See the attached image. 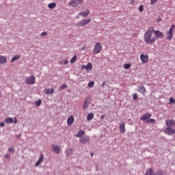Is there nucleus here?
I'll list each match as a JSON object with an SVG mask.
<instances>
[{"label":"nucleus","instance_id":"nucleus-34","mask_svg":"<svg viewBox=\"0 0 175 175\" xmlns=\"http://www.w3.org/2000/svg\"><path fill=\"white\" fill-rule=\"evenodd\" d=\"M66 88H68V85L63 84L59 88V90H66Z\"/></svg>","mask_w":175,"mask_h":175},{"label":"nucleus","instance_id":"nucleus-27","mask_svg":"<svg viewBox=\"0 0 175 175\" xmlns=\"http://www.w3.org/2000/svg\"><path fill=\"white\" fill-rule=\"evenodd\" d=\"M146 124H155L157 122V120L155 119H150L147 120V121L145 122Z\"/></svg>","mask_w":175,"mask_h":175},{"label":"nucleus","instance_id":"nucleus-29","mask_svg":"<svg viewBox=\"0 0 175 175\" xmlns=\"http://www.w3.org/2000/svg\"><path fill=\"white\" fill-rule=\"evenodd\" d=\"M55 6H57L55 3H51L49 4L48 8H49V9H54Z\"/></svg>","mask_w":175,"mask_h":175},{"label":"nucleus","instance_id":"nucleus-42","mask_svg":"<svg viewBox=\"0 0 175 175\" xmlns=\"http://www.w3.org/2000/svg\"><path fill=\"white\" fill-rule=\"evenodd\" d=\"M68 64H69V60H63V65H68Z\"/></svg>","mask_w":175,"mask_h":175},{"label":"nucleus","instance_id":"nucleus-3","mask_svg":"<svg viewBox=\"0 0 175 175\" xmlns=\"http://www.w3.org/2000/svg\"><path fill=\"white\" fill-rule=\"evenodd\" d=\"M100 51H102V44L100 42H96L93 49L94 54H99Z\"/></svg>","mask_w":175,"mask_h":175},{"label":"nucleus","instance_id":"nucleus-32","mask_svg":"<svg viewBox=\"0 0 175 175\" xmlns=\"http://www.w3.org/2000/svg\"><path fill=\"white\" fill-rule=\"evenodd\" d=\"M35 105H36V106H37V107H39V106H40V105H42V100L39 99L37 101H35Z\"/></svg>","mask_w":175,"mask_h":175},{"label":"nucleus","instance_id":"nucleus-39","mask_svg":"<svg viewBox=\"0 0 175 175\" xmlns=\"http://www.w3.org/2000/svg\"><path fill=\"white\" fill-rule=\"evenodd\" d=\"M124 69H129L131 68V64H124Z\"/></svg>","mask_w":175,"mask_h":175},{"label":"nucleus","instance_id":"nucleus-54","mask_svg":"<svg viewBox=\"0 0 175 175\" xmlns=\"http://www.w3.org/2000/svg\"><path fill=\"white\" fill-rule=\"evenodd\" d=\"M96 168L97 169V168H98V166H96Z\"/></svg>","mask_w":175,"mask_h":175},{"label":"nucleus","instance_id":"nucleus-50","mask_svg":"<svg viewBox=\"0 0 175 175\" xmlns=\"http://www.w3.org/2000/svg\"><path fill=\"white\" fill-rule=\"evenodd\" d=\"M158 23H161V18L157 19Z\"/></svg>","mask_w":175,"mask_h":175},{"label":"nucleus","instance_id":"nucleus-13","mask_svg":"<svg viewBox=\"0 0 175 175\" xmlns=\"http://www.w3.org/2000/svg\"><path fill=\"white\" fill-rule=\"evenodd\" d=\"M43 161H44V155L43 154H41L38 159V161H36L35 166L36 167L39 166V165H40V163H42Z\"/></svg>","mask_w":175,"mask_h":175},{"label":"nucleus","instance_id":"nucleus-25","mask_svg":"<svg viewBox=\"0 0 175 175\" xmlns=\"http://www.w3.org/2000/svg\"><path fill=\"white\" fill-rule=\"evenodd\" d=\"M73 152V150L72 148H68L66 150V157H69V155H72Z\"/></svg>","mask_w":175,"mask_h":175},{"label":"nucleus","instance_id":"nucleus-48","mask_svg":"<svg viewBox=\"0 0 175 175\" xmlns=\"http://www.w3.org/2000/svg\"><path fill=\"white\" fill-rule=\"evenodd\" d=\"M105 115H102L100 116V120H103L105 118Z\"/></svg>","mask_w":175,"mask_h":175},{"label":"nucleus","instance_id":"nucleus-5","mask_svg":"<svg viewBox=\"0 0 175 175\" xmlns=\"http://www.w3.org/2000/svg\"><path fill=\"white\" fill-rule=\"evenodd\" d=\"M153 33L154 34V38H156V40H158V38L163 39L165 38V35L162 33L161 31L159 30H154L152 31Z\"/></svg>","mask_w":175,"mask_h":175},{"label":"nucleus","instance_id":"nucleus-18","mask_svg":"<svg viewBox=\"0 0 175 175\" xmlns=\"http://www.w3.org/2000/svg\"><path fill=\"white\" fill-rule=\"evenodd\" d=\"M88 105H90V100H88V98H86L84 101V104L83 106V110H87V109H88Z\"/></svg>","mask_w":175,"mask_h":175},{"label":"nucleus","instance_id":"nucleus-46","mask_svg":"<svg viewBox=\"0 0 175 175\" xmlns=\"http://www.w3.org/2000/svg\"><path fill=\"white\" fill-rule=\"evenodd\" d=\"M81 51H84L85 50V46H82L81 49H79Z\"/></svg>","mask_w":175,"mask_h":175},{"label":"nucleus","instance_id":"nucleus-44","mask_svg":"<svg viewBox=\"0 0 175 175\" xmlns=\"http://www.w3.org/2000/svg\"><path fill=\"white\" fill-rule=\"evenodd\" d=\"M4 158H5L6 159H10V154H5Z\"/></svg>","mask_w":175,"mask_h":175},{"label":"nucleus","instance_id":"nucleus-17","mask_svg":"<svg viewBox=\"0 0 175 175\" xmlns=\"http://www.w3.org/2000/svg\"><path fill=\"white\" fill-rule=\"evenodd\" d=\"M90 14V10H86L84 12H79V16H82L83 17H87Z\"/></svg>","mask_w":175,"mask_h":175},{"label":"nucleus","instance_id":"nucleus-11","mask_svg":"<svg viewBox=\"0 0 175 175\" xmlns=\"http://www.w3.org/2000/svg\"><path fill=\"white\" fill-rule=\"evenodd\" d=\"M79 142L82 144H85L90 142V137L88 136L82 137L80 138Z\"/></svg>","mask_w":175,"mask_h":175},{"label":"nucleus","instance_id":"nucleus-41","mask_svg":"<svg viewBox=\"0 0 175 175\" xmlns=\"http://www.w3.org/2000/svg\"><path fill=\"white\" fill-rule=\"evenodd\" d=\"M158 2V0H150V5H155Z\"/></svg>","mask_w":175,"mask_h":175},{"label":"nucleus","instance_id":"nucleus-9","mask_svg":"<svg viewBox=\"0 0 175 175\" xmlns=\"http://www.w3.org/2000/svg\"><path fill=\"white\" fill-rule=\"evenodd\" d=\"M165 125L167 128H173L175 126V120H167L165 122Z\"/></svg>","mask_w":175,"mask_h":175},{"label":"nucleus","instance_id":"nucleus-20","mask_svg":"<svg viewBox=\"0 0 175 175\" xmlns=\"http://www.w3.org/2000/svg\"><path fill=\"white\" fill-rule=\"evenodd\" d=\"M53 152L55 154H59V152H61V148L58 146H55L53 147Z\"/></svg>","mask_w":175,"mask_h":175},{"label":"nucleus","instance_id":"nucleus-52","mask_svg":"<svg viewBox=\"0 0 175 175\" xmlns=\"http://www.w3.org/2000/svg\"><path fill=\"white\" fill-rule=\"evenodd\" d=\"M91 157H94V152L90 153Z\"/></svg>","mask_w":175,"mask_h":175},{"label":"nucleus","instance_id":"nucleus-19","mask_svg":"<svg viewBox=\"0 0 175 175\" xmlns=\"http://www.w3.org/2000/svg\"><path fill=\"white\" fill-rule=\"evenodd\" d=\"M75 122V118L73 116H70L67 120L68 125H72Z\"/></svg>","mask_w":175,"mask_h":175},{"label":"nucleus","instance_id":"nucleus-24","mask_svg":"<svg viewBox=\"0 0 175 175\" xmlns=\"http://www.w3.org/2000/svg\"><path fill=\"white\" fill-rule=\"evenodd\" d=\"M6 61H8L6 57L0 55V64H6Z\"/></svg>","mask_w":175,"mask_h":175},{"label":"nucleus","instance_id":"nucleus-49","mask_svg":"<svg viewBox=\"0 0 175 175\" xmlns=\"http://www.w3.org/2000/svg\"><path fill=\"white\" fill-rule=\"evenodd\" d=\"M105 85H106V82H103L101 85L102 87H105Z\"/></svg>","mask_w":175,"mask_h":175},{"label":"nucleus","instance_id":"nucleus-43","mask_svg":"<svg viewBox=\"0 0 175 175\" xmlns=\"http://www.w3.org/2000/svg\"><path fill=\"white\" fill-rule=\"evenodd\" d=\"M174 28H175V25H172L171 26V27L170 28L169 31H171L173 32V31H174Z\"/></svg>","mask_w":175,"mask_h":175},{"label":"nucleus","instance_id":"nucleus-36","mask_svg":"<svg viewBox=\"0 0 175 175\" xmlns=\"http://www.w3.org/2000/svg\"><path fill=\"white\" fill-rule=\"evenodd\" d=\"M170 103H171V104L175 103V99L173 97L170 98Z\"/></svg>","mask_w":175,"mask_h":175},{"label":"nucleus","instance_id":"nucleus-16","mask_svg":"<svg viewBox=\"0 0 175 175\" xmlns=\"http://www.w3.org/2000/svg\"><path fill=\"white\" fill-rule=\"evenodd\" d=\"M119 128H120V133H125V123L124 122H122L120 126H119Z\"/></svg>","mask_w":175,"mask_h":175},{"label":"nucleus","instance_id":"nucleus-45","mask_svg":"<svg viewBox=\"0 0 175 175\" xmlns=\"http://www.w3.org/2000/svg\"><path fill=\"white\" fill-rule=\"evenodd\" d=\"M0 126L1 128H3V126H5V122H0Z\"/></svg>","mask_w":175,"mask_h":175},{"label":"nucleus","instance_id":"nucleus-4","mask_svg":"<svg viewBox=\"0 0 175 175\" xmlns=\"http://www.w3.org/2000/svg\"><path fill=\"white\" fill-rule=\"evenodd\" d=\"M36 78L33 75H31L25 79V83L27 85H33L35 84Z\"/></svg>","mask_w":175,"mask_h":175},{"label":"nucleus","instance_id":"nucleus-53","mask_svg":"<svg viewBox=\"0 0 175 175\" xmlns=\"http://www.w3.org/2000/svg\"><path fill=\"white\" fill-rule=\"evenodd\" d=\"M76 18H79V17H78V16H77V17H76Z\"/></svg>","mask_w":175,"mask_h":175},{"label":"nucleus","instance_id":"nucleus-35","mask_svg":"<svg viewBox=\"0 0 175 175\" xmlns=\"http://www.w3.org/2000/svg\"><path fill=\"white\" fill-rule=\"evenodd\" d=\"M137 98H138L137 93H135V94H133V99L134 100H137Z\"/></svg>","mask_w":175,"mask_h":175},{"label":"nucleus","instance_id":"nucleus-2","mask_svg":"<svg viewBox=\"0 0 175 175\" xmlns=\"http://www.w3.org/2000/svg\"><path fill=\"white\" fill-rule=\"evenodd\" d=\"M90 23H91V18L83 19V20L79 21L75 25V27L77 28H81V27H85V25H88V24H90Z\"/></svg>","mask_w":175,"mask_h":175},{"label":"nucleus","instance_id":"nucleus-23","mask_svg":"<svg viewBox=\"0 0 175 175\" xmlns=\"http://www.w3.org/2000/svg\"><path fill=\"white\" fill-rule=\"evenodd\" d=\"M153 175H166V172H165V171H163V170H159L156 171Z\"/></svg>","mask_w":175,"mask_h":175},{"label":"nucleus","instance_id":"nucleus-22","mask_svg":"<svg viewBox=\"0 0 175 175\" xmlns=\"http://www.w3.org/2000/svg\"><path fill=\"white\" fill-rule=\"evenodd\" d=\"M85 133V131H79L77 134L75 135L76 137H83L84 136V134Z\"/></svg>","mask_w":175,"mask_h":175},{"label":"nucleus","instance_id":"nucleus-33","mask_svg":"<svg viewBox=\"0 0 175 175\" xmlns=\"http://www.w3.org/2000/svg\"><path fill=\"white\" fill-rule=\"evenodd\" d=\"M95 85V82L94 81H90L89 83L88 84V87H90V88H92Z\"/></svg>","mask_w":175,"mask_h":175},{"label":"nucleus","instance_id":"nucleus-40","mask_svg":"<svg viewBox=\"0 0 175 175\" xmlns=\"http://www.w3.org/2000/svg\"><path fill=\"white\" fill-rule=\"evenodd\" d=\"M8 151H9V152H14V148L10 147L8 148Z\"/></svg>","mask_w":175,"mask_h":175},{"label":"nucleus","instance_id":"nucleus-8","mask_svg":"<svg viewBox=\"0 0 175 175\" xmlns=\"http://www.w3.org/2000/svg\"><path fill=\"white\" fill-rule=\"evenodd\" d=\"M4 122L6 124H17V118H14L13 120V118H7L5 119Z\"/></svg>","mask_w":175,"mask_h":175},{"label":"nucleus","instance_id":"nucleus-47","mask_svg":"<svg viewBox=\"0 0 175 175\" xmlns=\"http://www.w3.org/2000/svg\"><path fill=\"white\" fill-rule=\"evenodd\" d=\"M81 69H83V70L84 69H87V66L85 65L82 66Z\"/></svg>","mask_w":175,"mask_h":175},{"label":"nucleus","instance_id":"nucleus-26","mask_svg":"<svg viewBox=\"0 0 175 175\" xmlns=\"http://www.w3.org/2000/svg\"><path fill=\"white\" fill-rule=\"evenodd\" d=\"M20 58H21L20 55H16L12 58L11 62H14V61H17V59H20Z\"/></svg>","mask_w":175,"mask_h":175},{"label":"nucleus","instance_id":"nucleus-31","mask_svg":"<svg viewBox=\"0 0 175 175\" xmlns=\"http://www.w3.org/2000/svg\"><path fill=\"white\" fill-rule=\"evenodd\" d=\"M76 59H77V55H74L70 59V64H75L76 62Z\"/></svg>","mask_w":175,"mask_h":175},{"label":"nucleus","instance_id":"nucleus-38","mask_svg":"<svg viewBox=\"0 0 175 175\" xmlns=\"http://www.w3.org/2000/svg\"><path fill=\"white\" fill-rule=\"evenodd\" d=\"M46 35H47V32H46V31H44V32L40 33V36L42 38H44V36H46Z\"/></svg>","mask_w":175,"mask_h":175},{"label":"nucleus","instance_id":"nucleus-14","mask_svg":"<svg viewBox=\"0 0 175 175\" xmlns=\"http://www.w3.org/2000/svg\"><path fill=\"white\" fill-rule=\"evenodd\" d=\"M44 94L46 95H52V94H54V88H46L44 90Z\"/></svg>","mask_w":175,"mask_h":175},{"label":"nucleus","instance_id":"nucleus-37","mask_svg":"<svg viewBox=\"0 0 175 175\" xmlns=\"http://www.w3.org/2000/svg\"><path fill=\"white\" fill-rule=\"evenodd\" d=\"M139 12L142 13V12H144V6H143V5H139Z\"/></svg>","mask_w":175,"mask_h":175},{"label":"nucleus","instance_id":"nucleus-30","mask_svg":"<svg viewBox=\"0 0 175 175\" xmlns=\"http://www.w3.org/2000/svg\"><path fill=\"white\" fill-rule=\"evenodd\" d=\"M92 70V64L88 63L86 65V70Z\"/></svg>","mask_w":175,"mask_h":175},{"label":"nucleus","instance_id":"nucleus-21","mask_svg":"<svg viewBox=\"0 0 175 175\" xmlns=\"http://www.w3.org/2000/svg\"><path fill=\"white\" fill-rule=\"evenodd\" d=\"M138 91L140 94H146V88L144 86H139Z\"/></svg>","mask_w":175,"mask_h":175},{"label":"nucleus","instance_id":"nucleus-6","mask_svg":"<svg viewBox=\"0 0 175 175\" xmlns=\"http://www.w3.org/2000/svg\"><path fill=\"white\" fill-rule=\"evenodd\" d=\"M83 0H71L68 3L69 6H72V8H76L77 5L83 3Z\"/></svg>","mask_w":175,"mask_h":175},{"label":"nucleus","instance_id":"nucleus-12","mask_svg":"<svg viewBox=\"0 0 175 175\" xmlns=\"http://www.w3.org/2000/svg\"><path fill=\"white\" fill-rule=\"evenodd\" d=\"M152 116V115L151 113H146L140 118V120L141 121H147V120L151 118Z\"/></svg>","mask_w":175,"mask_h":175},{"label":"nucleus","instance_id":"nucleus-28","mask_svg":"<svg viewBox=\"0 0 175 175\" xmlns=\"http://www.w3.org/2000/svg\"><path fill=\"white\" fill-rule=\"evenodd\" d=\"M92 118H94V113H91L88 114V116H87L88 121H91V120H92Z\"/></svg>","mask_w":175,"mask_h":175},{"label":"nucleus","instance_id":"nucleus-7","mask_svg":"<svg viewBox=\"0 0 175 175\" xmlns=\"http://www.w3.org/2000/svg\"><path fill=\"white\" fill-rule=\"evenodd\" d=\"M164 133H165V135H168V136H172V135H174L175 129L171 127H167L164 130Z\"/></svg>","mask_w":175,"mask_h":175},{"label":"nucleus","instance_id":"nucleus-51","mask_svg":"<svg viewBox=\"0 0 175 175\" xmlns=\"http://www.w3.org/2000/svg\"><path fill=\"white\" fill-rule=\"evenodd\" d=\"M20 137H21V135H18V136H16V139H20Z\"/></svg>","mask_w":175,"mask_h":175},{"label":"nucleus","instance_id":"nucleus-10","mask_svg":"<svg viewBox=\"0 0 175 175\" xmlns=\"http://www.w3.org/2000/svg\"><path fill=\"white\" fill-rule=\"evenodd\" d=\"M140 59L142 64H147L148 62V55L142 54L140 55Z\"/></svg>","mask_w":175,"mask_h":175},{"label":"nucleus","instance_id":"nucleus-1","mask_svg":"<svg viewBox=\"0 0 175 175\" xmlns=\"http://www.w3.org/2000/svg\"><path fill=\"white\" fill-rule=\"evenodd\" d=\"M154 29L150 27L144 33V40L147 44H152L154 42H157V38L152 37Z\"/></svg>","mask_w":175,"mask_h":175},{"label":"nucleus","instance_id":"nucleus-15","mask_svg":"<svg viewBox=\"0 0 175 175\" xmlns=\"http://www.w3.org/2000/svg\"><path fill=\"white\" fill-rule=\"evenodd\" d=\"M166 38L167 40H172L173 38V31H172V30H169V31L166 33Z\"/></svg>","mask_w":175,"mask_h":175}]
</instances>
